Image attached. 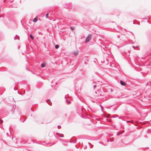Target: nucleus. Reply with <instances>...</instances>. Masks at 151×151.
<instances>
[{
  "mask_svg": "<svg viewBox=\"0 0 151 151\" xmlns=\"http://www.w3.org/2000/svg\"><path fill=\"white\" fill-rule=\"evenodd\" d=\"M78 54V52H74V54L75 55H77Z\"/></svg>",
  "mask_w": 151,
  "mask_h": 151,
  "instance_id": "39448f33",
  "label": "nucleus"
},
{
  "mask_svg": "<svg viewBox=\"0 0 151 151\" xmlns=\"http://www.w3.org/2000/svg\"><path fill=\"white\" fill-rule=\"evenodd\" d=\"M38 20V18L37 17H36L33 19V22H36Z\"/></svg>",
  "mask_w": 151,
  "mask_h": 151,
  "instance_id": "7ed1b4c3",
  "label": "nucleus"
},
{
  "mask_svg": "<svg viewBox=\"0 0 151 151\" xmlns=\"http://www.w3.org/2000/svg\"><path fill=\"white\" fill-rule=\"evenodd\" d=\"M92 38L91 35H89L87 37L86 39L85 43H86L90 40Z\"/></svg>",
  "mask_w": 151,
  "mask_h": 151,
  "instance_id": "f257e3e1",
  "label": "nucleus"
},
{
  "mask_svg": "<svg viewBox=\"0 0 151 151\" xmlns=\"http://www.w3.org/2000/svg\"><path fill=\"white\" fill-rule=\"evenodd\" d=\"M3 122V120H2V119H0V123H1V124H2Z\"/></svg>",
  "mask_w": 151,
  "mask_h": 151,
  "instance_id": "1a4fd4ad",
  "label": "nucleus"
},
{
  "mask_svg": "<svg viewBox=\"0 0 151 151\" xmlns=\"http://www.w3.org/2000/svg\"><path fill=\"white\" fill-rule=\"evenodd\" d=\"M41 65L42 67L43 68L45 66V63H42L41 64Z\"/></svg>",
  "mask_w": 151,
  "mask_h": 151,
  "instance_id": "20e7f679",
  "label": "nucleus"
},
{
  "mask_svg": "<svg viewBox=\"0 0 151 151\" xmlns=\"http://www.w3.org/2000/svg\"><path fill=\"white\" fill-rule=\"evenodd\" d=\"M120 83L121 84V85L122 86H125L126 84L123 81H120Z\"/></svg>",
  "mask_w": 151,
  "mask_h": 151,
  "instance_id": "f03ea898",
  "label": "nucleus"
},
{
  "mask_svg": "<svg viewBox=\"0 0 151 151\" xmlns=\"http://www.w3.org/2000/svg\"><path fill=\"white\" fill-rule=\"evenodd\" d=\"M48 13L47 14L45 15V17L46 18H48Z\"/></svg>",
  "mask_w": 151,
  "mask_h": 151,
  "instance_id": "6e6552de",
  "label": "nucleus"
},
{
  "mask_svg": "<svg viewBox=\"0 0 151 151\" xmlns=\"http://www.w3.org/2000/svg\"><path fill=\"white\" fill-rule=\"evenodd\" d=\"M30 37L31 38V39L32 40H33L34 39V38H33V36L32 35H30Z\"/></svg>",
  "mask_w": 151,
  "mask_h": 151,
  "instance_id": "0eeeda50",
  "label": "nucleus"
},
{
  "mask_svg": "<svg viewBox=\"0 0 151 151\" xmlns=\"http://www.w3.org/2000/svg\"><path fill=\"white\" fill-rule=\"evenodd\" d=\"M70 28L72 30H73L75 29V28H73L71 27H70Z\"/></svg>",
  "mask_w": 151,
  "mask_h": 151,
  "instance_id": "9d476101",
  "label": "nucleus"
},
{
  "mask_svg": "<svg viewBox=\"0 0 151 151\" xmlns=\"http://www.w3.org/2000/svg\"><path fill=\"white\" fill-rule=\"evenodd\" d=\"M59 47V46L58 45H56L55 46V48L56 49L58 48Z\"/></svg>",
  "mask_w": 151,
  "mask_h": 151,
  "instance_id": "423d86ee",
  "label": "nucleus"
}]
</instances>
